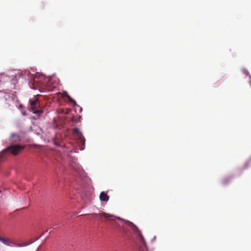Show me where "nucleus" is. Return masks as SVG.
Returning a JSON list of instances; mask_svg holds the SVG:
<instances>
[{
    "label": "nucleus",
    "instance_id": "obj_7",
    "mask_svg": "<svg viewBox=\"0 0 251 251\" xmlns=\"http://www.w3.org/2000/svg\"><path fill=\"white\" fill-rule=\"evenodd\" d=\"M100 201H107L109 200V196L104 192H101L100 195Z\"/></svg>",
    "mask_w": 251,
    "mask_h": 251
},
{
    "label": "nucleus",
    "instance_id": "obj_1",
    "mask_svg": "<svg viewBox=\"0 0 251 251\" xmlns=\"http://www.w3.org/2000/svg\"><path fill=\"white\" fill-rule=\"evenodd\" d=\"M24 149V146L19 145H13L8 147L0 152V161L4 158L7 153H11L13 155H17Z\"/></svg>",
    "mask_w": 251,
    "mask_h": 251
},
{
    "label": "nucleus",
    "instance_id": "obj_4",
    "mask_svg": "<svg viewBox=\"0 0 251 251\" xmlns=\"http://www.w3.org/2000/svg\"><path fill=\"white\" fill-rule=\"evenodd\" d=\"M73 133L74 135H75L79 139H80V141L84 143L85 139L84 137L83 136L82 133L79 131V129L78 128H75L73 129Z\"/></svg>",
    "mask_w": 251,
    "mask_h": 251
},
{
    "label": "nucleus",
    "instance_id": "obj_6",
    "mask_svg": "<svg viewBox=\"0 0 251 251\" xmlns=\"http://www.w3.org/2000/svg\"><path fill=\"white\" fill-rule=\"evenodd\" d=\"M93 216L95 218L100 219L102 217H104L105 218H108L109 217H111L112 216L111 215H109L104 212L99 213V214H93Z\"/></svg>",
    "mask_w": 251,
    "mask_h": 251
},
{
    "label": "nucleus",
    "instance_id": "obj_2",
    "mask_svg": "<svg viewBox=\"0 0 251 251\" xmlns=\"http://www.w3.org/2000/svg\"><path fill=\"white\" fill-rule=\"evenodd\" d=\"M30 109L34 114L40 115L43 112V110L38 109L39 105V101L38 99H35L33 100L30 101Z\"/></svg>",
    "mask_w": 251,
    "mask_h": 251
},
{
    "label": "nucleus",
    "instance_id": "obj_5",
    "mask_svg": "<svg viewBox=\"0 0 251 251\" xmlns=\"http://www.w3.org/2000/svg\"><path fill=\"white\" fill-rule=\"evenodd\" d=\"M10 95L5 92L0 93V101L2 103H6L10 99Z\"/></svg>",
    "mask_w": 251,
    "mask_h": 251
},
{
    "label": "nucleus",
    "instance_id": "obj_9",
    "mask_svg": "<svg viewBox=\"0 0 251 251\" xmlns=\"http://www.w3.org/2000/svg\"><path fill=\"white\" fill-rule=\"evenodd\" d=\"M13 140L15 142L20 141L22 140L21 137L18 134L12 135Z\"/></svg>",
    "mask_w": 251,
    "mask_h": 251
},
{
    "label": "nucleus",
    "instance_id": "obj_3",
    "mask_svg": "<svg viewBox=\"0 0 251 251\" xmlns=\"http://www.w3.org/2000/svg\"><path fill=\"white\" fill-rule=\"evenodd\" d=\"M130 225L131 229L135 233V234L138 236L139 240L140 241V242L145 246H146V241H145V240L141 231L139 229V228L137 227V226H136L132 223L130 222Z\"/></svg>",
    "mask_w": 251,
    "mask_h": 251
},
{
    "label": "nucleus",
    "instance_id": "obj_11",
    "mask_svg": "<svg viewBox=\"0 0 251 251\" xmlns=\"http://www.w3.org/2000/svg\"><path fill=\"white\" fill-rule=\"evenodd\" d=\"M226 181H224V183H226Z\"/></svg>",
    "mask_w": 251,
    "mask_h": 251
},
{
    "label": "nucleus",
    "instance_id": "obj_8",
    "mask_svg": "<svg viewBox=\"0 0 251 251\" xmlns=\"http://www.w3.org/2000/svg\"><path fill=\"white\" fill-rule=\"evenodd\" d=\"M0 241L3 243L4 244L7 245V246H10V244L13 243L12 242H11L9 239L8 238H4L2 237H1L0 236Z\"/></svg>",
    "mask_w": 251,
    "mask_h": 251
},
{
    "label": "nucleus",
    "instance_id": "obj_10",
    "mask_svg": "<svg viewBox=\"0 0 251 251\" xmlns=\"http://www.w3.org/2000/svg\"><path fill=\"white\" fill-rule=\"evenodd\" d=\"M66 97H67V98L68 99V100H69V101L70 102H71L74 105H76V101L73 100V99H72V98L68 95H66Z\"/></svg>",
    "mask_w": 251,
    "mask_h": 251
}]
</instances>
